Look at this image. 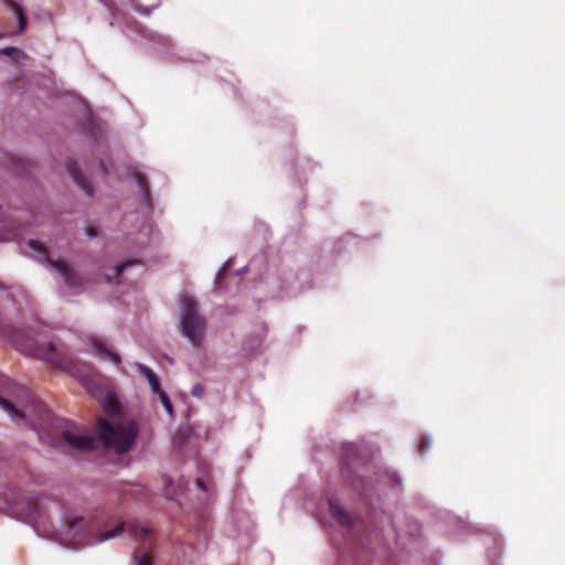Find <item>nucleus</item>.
Segmentation results:
<instances>
[{"instance_id": "1a4fd4ad", "label": "nucleus", "mask_w": 565, "mask_h": 565, "mask_svg": "<svg viewBox=\"0 0 565 565\" xmlns=\"http://www.w3.org/2000/svg\"><path fill=\"white\" fill-rule=\"evenodd\" d=\"M331 515L342 525L351 526V516L334 501H329Z\"/></svg>"}, {"instance_id": "9d476101", "label": "nucleus", "mask_w": 565, "mask_h": 565, "mask_svg": "<svg viewBox=\"0 0 565 565\" xmlns=\"http://www.w3.org/2000/svg\"><path fill=\"white\" fill-rule=\"evenodd\" d=\"M138 370L148 380L151 390L154 394H158L162 391L158 376L153 373V371L150 367L143 364H138Z\"/></svg>"}, {"instance_id": "2eb2a0df", "label": "nucleus", "mask_w": 565, "mask_h": 565, "mask_svg": "<svg viewBox=\"0 0 565 565\" xmlns=\"http://www.w3.org/2000/svg\"><path fill=\"white\" fill-rule=\"evenodd\" d=\"M157 395L159 396V398H160L164 409L167 411V413L169 415H172L173 414V406H172V403H171L169 396L163 391H161Z\"/></svg>"}, {"instance_id": "39448f33", "label": "nucleus", "mask_w": 565, "mask_h": 565, "mask_svg": "<svg viewBox=\"0 0 565 565\" xmlns=\"http://www.w3.org/2000/svg\"><path fill=\"white\" fill-rule=\"evenodd\" d=\"M66 169L74 182L83 190L87 195H93L94 189L89 181L81 173L77 162L73 159H68L66 162Z\"/></svg>"}, {"instance_id": "9b49d317", "label": "nucleus", "mask_w": 565, "mask_h": 565, "mask_svg": "<svg viewBox=\"0 0 565 565\" xmlns=\"http://www.w3.org/2000/svg\"><path fill=\"white\" fill-rule=\"evenodd\" d=\"M8 6L14 11L19 20V31L23 32L26 28V17L22 7L14 0H6Z\"/></svg>"}, {"instance_id": "7ed1b4c3", "label": "nucleus", "mask_w": 565, "mask_h": 565, "mask_svg": "<svg viewBox=\"0 0 565 565\" xmlns=\"http://www.w3.org/2000/svg\"><path fill=\"white\" fill-rule=\"evenodd\" d=\"M180 328L193 347H201L205 337L206 321L200 315L198 303L191 296L185 295L180 299Z\"/></svg>"}, {"instance_id": "bb28decb", "label": "nucleus", "mask_w": 565, "mask_h": 565, "mask_svg": "<svg viewBox=\"0 0 565 565\" xmlns=\"http://www.w3.org/2000/svg\"><path fill=\"white\" fill-rule=\"evenodd\" d=\"M393 480H394V482H395V483H397V484H398V483H401V478H399L397 475H394V476H393Z\"/></svg>"}, {"instance_id": "0eeeda50", "label": "nucleus", "mask_w": 565, "mask_h": 565, "mask_svg": "<svg viewBox=\"0 0 565 565\" xmlns=\"http://www.w3.org/2000/svg\"><path fill=\"white\" fill-rule=\"evenodd\" d=\"M52 267H54L65 280V284L71 287H78L82 285V278L78 274L74 273L65 263L62 260H49Z\"/></svg>"}, {"instance_id": "423d86ee", "label": "nucleus", "mask_w": 565, "mask_h": 565, "mask_svg": "<svg viewBox=\"0 0 565 565\" xmlns=\"http://www.w3.org/2000/svg\"><path fill=\"white\" fill-rule=\"evenodd\" d=\"M359 455V448L353 443H347L342 446L341 451V473L344 478H349L350 463L354 461Z\"/></svg>"}, {"instance_id": "f03ea898", "label": "nucleus", "mask_w": 565, "mask_h": 565, "mask_svg": "<svg viewBox=\"0 0 565 565\" xmlns=\"http://www.w3.org/2000/svg\"><path fill=\"white\" fill-rule=\"evenodd\" d=\"M125 524L119 523L111 531H102L92 518L76 516L67 520L66 534L76 544H93L120 535Z\"/></svg>"}, {"instance_id": "ddd939ff", "label": "nucleus", "mask_w": 565, "mask_h": 565, "mask_svg": "<svg viewBox=\"0 0 565 565\" xmlns=\"http://www.w3.org/2000/svg\"><path fill=\"white\" fill-rule=\"evenodd\" d=\"M136 181H137V184H138L140 191L142 192L143 200H145L146 204L150 205L151 198H150V189H149L147 178L141 173H137Z\"/></svg>"}, {"instance_id": "4468645a", "label": "nucleus", "mask_w": 565, "mask_h": 565, "mask_svg": "<svg viewBox=\"0 0 565 565\" xmlns=\"http://www.w3.org/2000/svg\"><path fill=\"white\" fill-rule=\"evenodd\" d=\"M0 406L7 412L13 413L17 417L23 418L24 415L21 411L14 407V405L7 398L0 396Z\"/></svg>"}, {"instance_id": "b1692460", "label": "nucleus", "mask_w": 565, "mask_h": 565, "mask_svg": "<svg viewBox=\"0 0 565 565\" xmlns=\"http://www.w3.org/2000/svg\"><path fill=\"white\" fill-rule=\"evenodd\" d=\"M86 233H87V235H88L89 237H95V236H97V231H96V228H95V227H87Z\"/></svg>"}, {"instance_id": "dca6fc26", "label": "nucleus", "mask_w": 565, "mask_h": 565, "mask_svg": "<svg viewBox=\"0 0 565 565\" xmlns=\"http://www.w3.org/2000/svg\"><path fill=\"white\" fill-rule=\"evenodd\" d=\"M137 565H152L151 564V552L149 550L143 551L140 554L136 553Z\"/></svg>"}, {"instance_id": "393cba45", "label": "nucleus", "mask_w": 565, "mask_h": 565, "mask_svg": "<svg viewBox=\"0 0 565 565\" xmlns=\"http://www.w3.org/2000/svg\"><path fill=\"white\" fill-rule=\"evenodd\" d=\"M15 47H6L3 49L1 52L4 54V55H11L13 52H15Z\"/></svg>"}, {"instance_id": "a878e982", "label": "nucleus", "mask_w": 565, "mask_h": 565, "mask_svg": "<svg viewBox=\"0 0 565 565\" xmlns=\"http://www.w3.org/2000/svg\"><path fill=\"white\" fill-rule=\"evenodd\" d=\"M100 168L103 169L104 173H108V169H107L106 164L104 163V161H100Z\"/></svg>"}, {"instance_id": "6e6552de", "label": "nucleus", "mask_w": 565, "mask_h": 565, "mask_svg": "<svg viewBox=\"0 0 565 565\" xmlns=\"http://www.w3.org/2000/svg\"><path fill=\"white\" fill-rule=\"evenodd\" d=\"M89 342H90L92 347L94 348L95 353L97 355H99L102 359L110 360L116 365L120 364V362H121L120 356L116 352L107 349L105 347V344L102 341H99L97 338H90Z\"/></svg>"}, {"instance_id": "f3484780", "label": "nucleus", "mask_w": 565, "mask_h": 565, "mask_svg": "<svg viewBox=\"0 0 565 565\" xmlns=\"http://www.w3.org/2000/svg\"><path fill=\"white\" fill-rule=\"evenodd\" d=\"M141 264L139 260H129L116 266V276L119 277L128 267Z\"/></svg>"}, {"instance_id": "4be33fe9", "label": "nucleus", "mask_w": 565, "mask_h": 565, "mask_svg": "<svg viewBox=\"0 0 565 565\" xmlns=\"http://www.w3.org/2000/svg\"><path fill=\"white\" fill-rule=\"evenodd\" d=\"M195 484L199 489H201L202 491H206V486H205V482L201 479H196L195 480Z\"/></svg>"}, {"instance_id": "20e7f679", "label": "nucleus", "mask_w": 565, "mask_h": 565, "mask_svg": "<svg viewBox=\"0 0 565 565\" xmlns=\"http://www.w3.org/2000/svg\"><path fill=\"white\" fill-rule=\"evenodd\" d=\"M55 427L61 434V441L68 448L79 451L95 448L96 440L83 435L73 423L66 419H56Z\"/></svg>"}, {"instance_id": "aec40b11", "label": "nucleus", "mask_w": 565, "mask_h": 565, "mask_svg": "<svg viewBox=\"0 0 565 565\" xmlns=\"http://www.w3.org/2000/svg\"><path fill=\"white\" fill-rule=\"evenodd\" d=\"M29 246H30V248H32L33 250H36V252H43V249H44V246L42 245V243L39 241H35V239H31L29 242Z\"/></svg>"}, {"instance_id": "6ab92c4d", "label": "nucleus", "mask_w": 565, "mask_h": 565, "mask_svg": "<svg viewBox=\"0 0 565 565\" xmlns=\"http://www.w3.org/2000/svg\"><path fill=\"white\" fill-rule=\"evenodd\" d=\"M204 386L202 384H195L191 390V395L196 398H201L204 395Z\"/></svg>"}, {"instance_id": "f257e3e1", "label": "nucleus", "mask_w": 565, "mask_h": 565, "mask_svg": "<svg viewBox=\"0 0 565 565\" xmlns=\"http://www.w3.org/2000/svg\"><path fill=\"white\" fill-rule=\"evenodd\" d=\"M138 433V424L132 419H119L115 424L103 418L98 422V438L106 448L113 449L117 454H124L131 449Z\"/></svg>"}, {"instance_id": "f8f14e48", "label": "nucleus", "mask_w": 565, "mask_h": 565, "mask_svg": "<svg viewBox=\"0 0 565 565\" xmlns=\"http://www.w3.org/2000/svg\"><path fill=\"white\" fill-rule=\"evenodd\" d=\"M129 531L134 537L142 541H146L150 536V530L148 527H138L136 525H130ZM143 544L145 545H141V548H145V551H150V546H148L146 542H143Z\"/></svg>"}, {"instance_id": "a211bd4d", "label": "nucleus", "mask_w": 565, "mask_h": 565, "mask_svg": "<svg viewBox=\"0 0 565 565\" xmlns=\"http://www.w3.org/2000/svg\"><path fill=\"white\" fill-rule=\"evenodd\" d=\"M46 348H47V352L44 353L42 358L45 360L53 361L55 358L56 347L53 342H49Z\"/></svg>"}, {"instance_id": "412c9836", "label": "nucleus", "mask_w": 565, "mask_h": 565, "mask_svg": "<svg viewBox=\"0 0 565 565\" xmlns=\"http://www.w3.org/2000/svg\"><path fill=\"white\" fill-rule=\"evenodd\" d=\"M429 448V443L426 438H422L418 445V450L422 455H424Z\"/></svg>"}, {"instance_id": "5701e85b", "label": "nucleus", "mask_w": 565, "mask_h": 565, "mask_svg": "<svg viewBox=\"0 0 565 565\" xmlns=\"http://www.w3.org/2000/svg\"><path fill=\"white\" fill-rule=\"evenodd\" d=\"M109 409L111 412H118V403L114 399L109 401Z\"/></svg>"}]
</instances>
